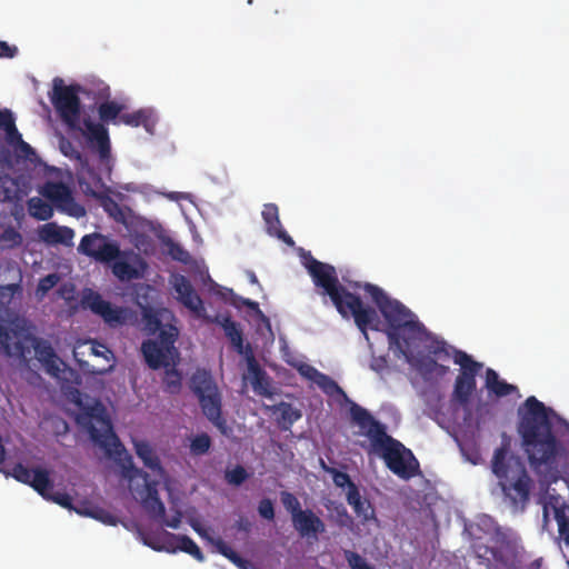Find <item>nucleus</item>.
<instances>
[{
  "label": "nucleus",
  "mask_w": 569,
  "mask_h": 569,
  "mask_svg": "<svg viewBox=\"0 0 569 569\" xmlns=\"http://www.w3.org/2000/svg\"><path fill=\"white\" fill-rule=\"evenodd\" d=\"M261 214L266 223V230L270 236L277 237L288 244H293L292 238L282 228L277 204L266 203Z\"/></svg>",
  "instance_id": "nucleus-23"
},
{
  "label": "nucleus",
  "mask_w": 569,
  "mask_h": 569,
  "mask_svg": "<svg viewBox=\"0 0 569 569\" xmlns=\"http://www.w3.org/2000/svg\"><path fill=\"white\" fill-rule=\"evenodd\" d=\"M258 512L261 518L266 520H273L274 519V508L273 503L269 498H263L260 500L258 505Z\"/></svg>",
  "instance_id": "nucleus-52"
},
{
  "label": "nucleus",
  "mask_w": 569,
  "mask_h": 569,
  "mask_svg": "<svg viewBox=\"0 0 569 569\" xmlns=\"http://www.w3.org/2000/svg\"><path fill=\"white\" fill-rule=\"evenodd\" d=\"M453 361L461 367L455 381L453 397L459 403L466 405L476 390V377L482 368V363L477 362L461 350H453Z\"/></svg>",
  "instance_id": "nucleus-12"
},
{
  "label": "nucleus",
  "mask_w": 569,
  "mask_h": 569,
  "mask_svg": "<svg viewBox=\"0 0 569 569\" xmlns=\"http://www.w3.org/2000/svg\"><path fill=\"white\" fill-rule=\"evenodd\" d=\"M216 321L222 327L226 337L230 340L238 353L244 355L242 331L239 325L229 316L217 317Z\"/></svg>",
  "instance_id": "nucleus-29"
},
{
  "label": "nucleus",
  "mask_w": 569,
  "mask_h": 569,
  "mask_svg": "<svg viewBox=\"0 0 569 569\" xmlns=\"http://www.w3.org/2000/svg\"><path fill=\"white\" fill-rule=\"evenodd\" d=\"M244 358L247 361V373L244 375L246 379H249L251 381H258L259 379L263 378V376L267 375V372L261 368L259 362L257 361L251 347L248 345L246 347Z\"/></svg>",
  "instance_id": "nucleus-33"
},
{
  "label": "nucleus",
  "mask_w": 569,
  "mask_h": 569,
  "mask_svg": "<svg viewBox=\"0 0 569 569\" xmlns=\"http://www.w3.org/2000/svg\"><path fill=\"white\" fill-rule=\"evenodd\" d=\"M73 237V229L66 226L60 227L54 222L46 223L39 229V238L47 244L71 246Z\"/></svg>",
  "instance_id": "nucleus-22"
},
{
  "label": "nucleus",
  "mask_w": 569,
  "mask_h": 569,
  "mask_svg": "<svg viewBox=\"0 0 569 569\" xmlns=\"http://www.w3.org/2000/svg\"><path fill=\"white\" fill-rule=\"evenodd\" d=\"M381 315L389 325L387 332L390 349L403 357L410 365L415 363L413 351L426 338V328L415 313L396 299H391L380 287L371 283L365 286Z\"/></svg>",
  "instance_id": "nucleus-3"
},
{
  "label": "nucleus",
  "mask_w": 569,
  "mask_h": 569,
  "mask_svg": "<svg viewBox=\"0 0 569 569\" xmlns=\"http://www.w3.org/2000/svg\"><path fill=\"white\" fill-rule=\"evenodd\" d=\"M19 50L18 47L14 44H9L6 41L0 40V59L7 58L12 59L18 54Z\"/></svg>",
  "instance_id": "nucleus-55"
},
{
  "label": "nucleus",
  "mask_w": 569,
  "mask_h": 569,
  "mask_svg": "<svg viewBox=\"0 0 569 569\" xmlns=\"http://www.w3.org/2000/svg\"><path fill=\"white\" fill-rule=\"evenodd\" d=\"M306 268L315 284L323 290L343 318L352 317L358 329L369 341L368 329L378 330L379 317L377 311L363 305L361 298L348 291L337 277L335 267L318 261L312 256L306 261Z\"/></svg>",
  "instance_id": "nucleus-4"
},
{
  "label": "nucleus",
  "mask_w": 569,
  "mask_h": 569,
  "mask_svg": "<svg viewBox=\"0 0 569 569\" xmlns=\"http://www.w3.org/2000/svg\"><path fill=\"white\" fill-rule=\"evenodd\" d=\"M29 214L37 220L47 221L53 216L52 204L39 197H32L28 200Z\"/></svg>",
  "instance_id": "nucleus-31"
},
{
  "label": "nucleus",
  "mask_w": 569,
  "mask_h": 569,
  "mask_svg": "<svg viewBox=\"0 0 569 569\" xmlns=\"http://www.w3.org/2000/svg\"><path fill=\"white\" fill-rule=\"evenodd\" d=\"M244 358L247 361V373L244 375L246 379H249L251 381H258L259 379L263 378V376L267 375V372L261 368L259 362L257 361L251 347L248 345L246 347Z\"/></svg>",
  "instance_id": "nucleus-34"
},
{
  "label": "nucleus",
  "mask_w": 569,
  "mask_h": 569,
  "mask_svg": "<svg viewBox=\"0 0 569 569\" xmlns=\"http://www.w3.org/2000/svg\"><path fill=\"white\" fill-rule=\"evenodd\" d=\"M249 478L247 470L238 465L231 470H226L224 479L229 485L241 486Z\"/></svg>",
  "instance_id": "nucleus-44"
},
{
  "label": "nucleus",
  "mask_w": 569,
  "mask_h": 569,
  "mask_svg": "<svg viewBox=\"0 0 569 569\" xmlns=\"http://www.w3.org/2000/svg\"><path fill=\"white\" fill-rule=\"evenodd\" d=\"M11 332L0 323V346L6 356H16L28 363V356L32 347L39 362L42 363L46 372L51 377L58 378L60 368V358L57 356L50 341L32 335H23L17 341L11 343Z\"/></svg>",
  "instance_id": "nucleus-8"
},
{
  "label": "nucleus",
  "mask_w": 569,
  "mask_h": 569,
  "mask_svg": "<svg viewBox=\"0 0 569 569\" xmlns=\"http://www.w3.org/2000/svg\"><path fill=\"white\" fill-rule=\"evenodd\" d=\"M112 263V272L120 280H132L139 277V273L134 267L124 260L116 259Z\"/></svg>",
  "instance_id": "nucleus-37"
},
{
  "label": "nucleus",
  "mask_w": 569,
  "mask_h": 569,
  "mask_svg": "<svg viewBox=\"0 0 569 569\" xmlns=\"http://www.w3.org/2000/svg\"><path fill=\"white\" fill-rule=\"evenodd\" d=\"M171 284L176 291L177 299L190 311L197 316H201L204 312L203 301L200 296L196 292L193 286L187 277L182 274H173L171 278Z\"/></svg>",
  "instance_id": "nucleus-19"
},
{
  "label": "nucleus",
  "mask_w": 569,
  "mask_h": 569,
  "mask_svg": "<svg viewBox=\"0 0 569 569\" xmlns=\"http://www.w3.org/2000/svg\"><path fill=\"white\" fill-rule=\"evenodd\" d=\"M92 350V353L94 356H98V357H103L106 358L107 360H109V357L108 355H110L112 357V352L103 345H99L98 347H92L91 348Z\"/></svg>",
  "instance_id": "nucleus-59"
},
{
  "label": "nucleus",
  "mask_w": 569,
  "mask_h": 569,
  "mask_svg": "<svg viewBox=\"0 0 569 569\" xmlns=\"http://www.w3.org/2000/svg\"><path fill=\"white\" fill-rule=\"evenodd\" d=\"M163 385L164 390L169 393H178L181 389V375L176 368L164 367Z\"/></svg>",
  "instance_id": "nucleus-38"
},
{
  "label": "nucleus",
  "mask_w": 569,
  "mask_h": 569,
  "mask_svg": "<svg viewBox=\"0 0 569 569\" xmlns=\"http://www.w3.org/2000/svg\"><path fill=\"white\" fill-rule=\"evenodd\" d=\"M126 109V104L107 100L102 101L98 107V116L101 121V123H113L119 124L120 123V116L123 113V110Z\"/></svg>",
  "instance_id": "nucleus-30"
},
{
  "label": "nucleus",
  "mask_w": 569,
  "mask_h": 569,
  "mask_svg": "<svg viewBox=\"0 0 569 569\" xmlns=\"http://www.w3.org/2000/svg\"><path fill=\"white\" fill-rule=\"evenodd\" d=\"M40 193L60 212L74 218L86 214L84 208L76 201L71 189L63 182L47 181L41 187Z\"/></svg>",
  "instance_id": "nucleus-14"
},
{
  "label": "nucleus",
  "mask_w": 569,
  "mask_h": 569,
  "mask_svg": "<svg viewBox=\"0 0 569 569\" xmlns=\"http://www.w3.org/2000/svg\"><path fill=\"white\" fill-rule=\"evenodd\" d=\"M81 303L83 308H88L101 317L111 328L123 326L131 318L129 308L112 306L109 301L102 299L100 293L92 290L82 296Z\"/></svg>",
  "instance_id": "nucleus-13"
},
{
  "label": "nucleus",
  "mask_w": 569,
  "mask_h": 569,
  "mask_svg": "<svg viewBox=\"0 0 569 569\" xmlns=\"http://www.w3.org/2000/svg\"><path fill=\"white\" fill-rule=\"evenodd\" d=\"M249 527H250V523H249V522H246V523H243L242 521H241V522H239V529H240V530H248V529H249Z\"/></svg>",
  "instance_id": "nucleus-62"
},
{
  "label": "nucleus",
  "mask_w": 569,
  "mask_h": 569,
  "mask_svg": "<svg viewBox=\"0 0 569 569\" xmlns=\"http://www.w3.org/2000/svg\"><path fill=\"white\" fill-rule=\"evenodd\" d=\"M266 409L272 413H280L277 422L279 428L283 431L290 430L292 425L302 417V413L299 409L284 401L273 406H266Z\"/></svg>",
  "instance_id": "nucleus-25"
},
{
  "label": "nucleus",
  "mask_w": 569,
  "mask_h": 569,
  "mask_svg": "<svg viewBox=\"0 0 569 569\" xmlns=\"http://www.w3.org/2000/svg\"><path fill=\"white\" fill-rule=\"evenodd\" d=\"M59 281V277L56 273H50L40 279L38 290L46 293L52 289Z\"/></svg>",
  "instance_id": "nucleus-54"
},
{
  "label": "nucleus",
  "mask_w": 569,
  "mask_h": 569,
  "mask_svg": "<svg viewBox=\"0 0 569 569\" xmlns=\"http://www.w3.org/2000/svg\"><path fill=\"white\" fill-rule=\"evenodd\" d=\"M280 499L284 509L290 513L291 520L293 519V515H298L299 512L303 511L301 509L300 501L293 493L289 491H282L280 493Z\"/></svg>",
  "instance_id": "nucleus-43"
},
{
  "label": "nucleus",
  "mask_w": 569,
  "mask_h": 569,
  "mask_svg": "<svg viewBox=\"0 0 569 569\" xmlns=\"http://www.w3.org/2000/svg\"><path fill=\"white\" fill-rule=\"evenodd\" d=\"M298 371L303 378L315 382L325 395L335 399L339 406H349L350 418L352 419V407L358 403L352 401L331 377L308 363L300 365Z\"/></svg>",
  "instance_id": "nucleus-15"
},
{
  "label": "nucleus",
  "mask_w": 569,
  "mask_h": 569,
  "mask_svg": "<svg viewBox=\"0 0 569 569\" xmlns=\"http://www.w3.org/2000/svg\"><path fill=\"white\" fill-rule=\"evenodd\" d=\"M0 128L7 132L8 137L17 134V137L21 139V134L14 123L13 114L9 109L0 110Z\"/></svg>",
  "instance_id": "nucleus-41"
},
{
  "label": "nucleus",
  "mask_w": 569,
  "mask_h": 569,
  "mask_svg": "<svg viewBox=\"0 0 569 569\" xmlns=\"http://www.w3.org/2000/svg\"><path fill=\"white\" fill-rule=\"evenodd\" d=\"M4 162L0 158V201L13 202L22 200L31 189L30 181L24 176L16 178L3 172Z\"/></svg>",
  "instance_id": "nucleus-17"
},
{
  "label": "nucleus",
  "mask_w": 569,
  "mask_h": 569,
  "mask_svg": "<svg viewBox=\"0 0 569 569\" xmlns=\"http://www.w3.org/2000/svg\"><path fill=\"white\" fill-rule=\"evenodd\" d=\"M83 127L79 130L88 141L94 142L101 157H107L110 152V140L108 129L101 122H93L90 119L83 120Z\"/></svg>",
  "instance_id": "nucleus-21"
},
{
  "label": "nucleus",
  "mask_w": 569,
  "mask_h": 569,
  "mask_svg": "<svg viewBox=\"0 0 569 569\" xmlns=\"http://www.w3.org/2000/svg\"><path fill=\"white\" fill-rule=\"evenodd\" d=\"M371 442L375 451L380 452L386 466L396 476L411 479L419 475V461L412 451L387 433V428L360 405L352 407V420Z\"/></svg>",
  "instance_id": "nucleus-5"
},
{
  "label": "nucleus",
  "mask_w": 569,
  "mask_h": 569,
  "mask_svg": "<svg viewBox=\"0 0 569 569\" xmlns=\"http://www.w3.org/2000/svg\"><path fill=\"white\" fill-rule=\"evenodd\" d=\"M541 565H542V559L539 558V559H536L533 560L528 567L527 569H541Z\"/></svg>",
  "instance_id": "nucleus-61"
},
{
  "label": "nucleus",
  "mask_w": 569,
  "mask_h": 569,
  "mask_svg": "<svg viewBox=\"0 0 569 569\" xmlns=\"http://www.w3.org/2000/svg\"><path fill=\"white\" fill-rule=\"evenodd\" d=\"M431 352L439 359H446L450 357L449 347L446 345V342L437 343Z\"/></svg>",
  "instance_id": "nucleus-57"
},
{
  "label": "nucleus",
  "mask_w": 569,
  "mask_h": 569,
  "mask_svg": "<svg viewBox=\"0 0 569 569\" xmlns=\"http://www.w3.org/2000/svg\"><path fill=\"white\" fill-rule=\"evenodd\" d=\"M77 251L103 264H110L121 257L119 243L100 232L84 234L78 244Z\"/></svg>",
  "instance_id": "nucleus-11"
},
{
  "label": "nucleus",
  "mask_w": 569,
  "mask_h": 569,
  "mask_svg": "<svg viewBox=\"0 0 569 569\" xmlns=\"http://www.w3.org/2000/svg\"><path fill=\"white\" fill-rule=\"evenodd\" d=\"M553 515L558 523L559 538L569 548V509L566 506L553 507Z\"/></svg>",
  "instance_id": "nucleus-32"
},
{
  "label": "nucleus",
  "mask_w": 569,
  "mask_h": 569,
  "mask_svg": "<svg viewBox=\"0 0 569 569\" xmlns=\"http://www.w3.org/2000/svg\"><path fill=\"white\" fill-rule=\"evenodd\" d=\"M227 296H230V303L237 308L241 307V306H246L248 307L250 310L257 312L258 315H260L263 320L269 325V319L266 318V316L262 313V311L260 310L259 308V303L256 302V301H252L250 299H247V298H242V297H239L237 296L232 289H226V295H223V298L227 299Z\"/></svg>",
  "instance_id": "nucleus-39"
},
{
  "label": "nucleus",
  "mask_w": 569,
  "mask_h": 569,
  "mask_svg": "<svg viewBox=\"0 0 569 569\" xmlns=\"http://www.w3.org/2000/svg\"><path fill=\"white\" fill-rule=\"evenodd\" d=\"M192 528L196 532H198L202 538H207L217 549V551L226 557L229 561H231L239 569H247L249 562L243 559L237 551H234L227 542H224L221 538H209L207 536V531L201 528L199 525H192Z\"/></svg>",
  "instance_id": "nucleus-24"
},
{
  "label": "nucleus",
  "mask_w": 569,
  "mask_h": 569,
  "mask_svg": "<svg viewBox=\"0 0 569 569\" xmlns=\"http://www.w3.org/2000/svg\"><path fill=\"white\" fill-rule=\"evenodd\" d=\"M438 366L437 361L433 359H428L426 362L421 363L420 369L426 372H431Z\"/></svg>",
  "instance_id": "nucleus-60"
},
{
  "label": "nucleus",
  "mask_w": 569,
  "mask_h": 569,
  "mask_svg": "<svg viewBox=\"0 0 569 569\" xmlns=\"http://www.w3.org/2000/svg\"><path fill=\"white\" fill-rule=\"evenodd\" d=\"M91 91L86 90L80 84L66 86L61 78H54L51 102L69 130H81V100L79 93L89 94Z\"/></svg>",
  "instance_id": "nucleus-10"
},
{
  "label": "nucleus",
  "mask_w": 569,
  "mask_h": 569,
  "mask_svg": "<svg viewBox=\"0 0 569 569\" xmlns=\"http://www.w3.org/2000/svg\"><path fill=\"white\" fill-rule=\"evenodd\" d=\"M23 241L22 234L16 230L13 227L6 228L0 233V249L1 250H11L19 246H21Z\"/></svg>",
  "instance_id": "nucleus-36"
},
{
  "label": "nucleus",
  "mask_w": 569,
  "mask_h": 569,
  "mask_svg": "<svg viewBox=\"0 0 569 569\" xmlns=\"http://www.w3.org/2000/svg\"><path fill=\"white\" fill-rule=\"evenodd\" d=\"M211 447V438L202 432L197 435L190 443V451L196 456L204 455L209 451Z\"/></svg>",
  "instance_id": "nucleus-40"
},
{
  "label": "nucleus",
  "mask_w": 569,
  "mask_h": 569,
  "mask_svg": "<svg viewBox=\"0 0 569 569\" xmlns=\"http://www.w3.org/2000/svg\"><path fill=\"white\" fill-rule=\"evenodd\" d=\"M345 558L350 567V569H376L373 566L369 565L365 558H362L358 552L351 550H345Z\"/></svg>",
  "instance_id": "nucleus-47"
},
{
  "label": "nucleus",
  "mask_w": 569,
  "mask_h": 569,
  "mask_svg": "<svg viewBox=\"0 0 569 569\" xmlns=\"http://www.w3.org/2000/svg\"><path fill=\"white\" fill-rule=\"evenodd\" d=\"M74 510L80 515L90 516V517L98 519L107 525L116 523L114 517L101 508H93V509H86V510L74 509Z\"/></svg>",
  "instance_id": "nucleus-48"
},
{
  "label": "nucleus",
  "mask_w": 569,
  "mask_h": 569,
  "mask_svg": "<svg viewBox=\"0 0 569 569\" xmlns=\"http://www.w3.org/2000/svg\"><path fill=\"white\" fill-rule=\"evenodd\" d=\"M507 449H496L492 459V471L499 479V485L510 505L515 509H523L529 501L531 479L520 462L507 463Z\"/></svg>",
  "instance_id": "nucleus-7"
},
{
  "label": "nucleus",
  "mask_w": 569,
  "mask_h": 569,
  "mask_svg": "<svg viewBox=\"0 0 569 569\" xmlns=\"http://www.w3.org/2000/svg\"><path fill=\"white\" fill-rule=\"evenodd\" d=\"M518 431L529 463L533 468L552 466L565 452V447L553 432L549 419L550 408L531 396L525 401Z\"/></svg>",
  "instance_id": "nucleus-2"
},
{
  "label": "nucleus",
  "mask_w": 569,
  "mask_h": 569,
  "mask_svg": "<svg viewBox=\"0 0 569 569\" xmlns=\"http://www.w3.org/2000/svg\"><path fill=\"white\" fill-rule=\"evenodd\" d=\"M161 547H154L156 550H164L169 553H176L177 551L186 552L192 556L197 561H204V556L199 546L186 535H176L169 531L161 533Z\"/></svg>",
  "instance_id": "nucleus-18"
},
{
  "label": "nucleus",
  "mask_w": 569,
  "mask_h": 569,
  "mask_svg": "<svg viewBox=\"0 0 569 569\" xmlns=\"http://www.w3.org/2000/svg\"><path fill=\"white\" fill-rule=\"evenodd\" d=\"M355 513L362 519L363 522L375 519V509L371 502L367 499L359 502V507H352Z\"/></svg>",
  "instance_id": "nucleus-49"
},
{
  "label": "nucleus",
  "mask_w": 569,
  "mask_h": 569,
  "mask_svg": "<svg viewBox=\"0 0 569 569\" xmlns=\"http://www.w3.org/2000/svg\"><path fill=\"white\" fill-rule=\"evenodd\" d=\"M143 330L147 335L153 336L157 332V339H147L141 345V352L149 368L158 370L168 366V356L176 351L174 343L179 336L178 328L172 323L163 325L159 312L150 306L141 308Z\"/></svg>",
  "instance_id": "nucleus-6"
},
{
  "label": "nucleus",
  "mask_w": 569,
  "mask_h": 569,
  "mask_svg": "<svg viewBox=\"0 0 569 569\" xmlns=\"http://www.w3.org/2000/svg\"><path fill=\"white\" fill-rule=\"evenodd\" d=\"M189 387L197 397L204 417L222 436L230 437L232 428L222 416V396L211 372L197 369L190 378Z\"/></svg>",
  "instance_id": "nucleus-9"
},
{
  "label": "nucleus",
  "mask_w": 569,
  "mask_h": 569,
  "mask_svg": "<svg viewBox=\"0 0 569 569\" xmlns=\"http://www.w3.org/2000/svg\"><path fill=\"white\" fill-rule=\"evenodd\" d=\"M8 476L32 487L40 496H46L47 489L52 488L49 471L42 468L29 469L19 462L8 472Z\"/></svg>",
  "instance_id": "nucleus-16"
},
{
  "label": "nucleus",
  "mask_w": 569,
  "mask_h": 569,
  "mask_svg": "<svg viewBox=\"0 0 569 569\" xmlns=\"http://www.w3.org/2000/svg\"><path fill=\"white\" fill-rule=\"evenodd\" d=\"M322 466L325 468L326 471H328L329 473H331L332 476V480L335 482V485L337 487H340V488H343L346 486H348V488H350V483H353L349 477L348 473L343 472V471H340L336 468H327L325 466V462L322 461Z\"/></svg>",
  "instance_id": "nucleus-51"
},
{
  "label": "nucleus",
  "mask_w": 569,
  "mask_h": 569,
  "mask_svg": "<svg viewBox=\"0 0 569 569\" xmlns=\"http://www.w3.org/2000/svg\"><path fill=\"white\" fill-rule=\"evenodd\" d=\"M133 445L136 453L142 460L143 465L162 478L164 476V469L162 468L160 459L154 453L152 447L143 440L134 441Z\"/></svg>",
  "instance_id": "nucleus-27"
},
{
  "label": "nucleus",
  "mask_w": 569,
  "mask_h": 569,
  "mask_svg": "<svg viewBox=\"0 0 569 569\" xmlns=\"http://www.w3.org/2000/svg\"><path fill=\"white\" fill-rule=\"evenodd\" d=\"M92 419L100 426L99 429L93 423L90 426L89 433L92 441L103 449L108 458L121 467L124 478L130 481L142 478L143 486L137 490V493L148 515L153 519H160L169 528L178 529L181 523V512L177 511L174 516L166 517V507L158 493V481L150 480L146 471L133 465L132 457L113 431L110 419L102 413L92 415Z\"/></svg>",
  "instance_id": "nucleus-1"
},
{
  "label": "nucleus",
  "mask_w": 569,
  "mask_h": 569,
  "mask_svg": "<svg viewBox=\"0 0 569 569\" xmlns=\"http://www.w3.org/2000/svg\"><path fill=\"white\" fill-rule=\"evenodd\" d=\"M149 121L150 114L147 110L140 109L132 113H122L120 116V123L130 127H139L143 126L147 130H149Z\"/></svg>",
  "instance_id": "nucleus-35"
},
{
  "label": "nucleus",
  "mask_w": 569,
  "mask_h": 569,
  "mask_svg": "<svg viewBox=\"0 0 569 569\" xmlns=\"http://www.w3.org/2000/svg\"><path fill=\"white\" fill-rule=\"evenodd\" d=\"M20 143H21V148H22L23 150H30V149H31V147H30L27 142H24L23 140H21V142H20Z\"/></svg>",
  "instance_id": "nucleus-64"
},
{
  "label": "nucleus",
  "mask_w": 569,
  "mask_h": 569,
  "mask_svg": "<svg viewBox=\"0 0 569 569\" xmlns=\"http://www.w3.org/2000/svg\"><path fill=\"white\" fill-rule=\"evenodd\" d=\"M51 489H47L46 496H42L46 500L52 501L66 509H74L72 506V497L62 491H52Z\"/></svg>",
  "instance_id": "nucleus-42"
},
{
  "label": "nucleus",
  "mask_w": 569,
  "mask_h": 569,
  "mask_svg": "<svg viewBox=\"0 0 569 569\" xmlns=\"http://www.w3.org/2000/svg\"><path fill=\"white\" fill-rule=\"evenodd\" d=\"M331 505H332L331 508L329 506H327V507L335 513L337 525L340 527L351 526L352 518L348 513V510L346 509V507L342 503H336V502H331Z\"/></svg>",
  "instance_id": "nucleus-45"
},
{
  "label": "nucleus",
  "mask_w": 569,
  "mask_h": 569,
  "mask_svg": "<svg viewBox=\"0 0 569 569\" xmlns=\"http://www.w3.org/2000/svg\"><path fill=\"white\" fill-rule=\"evenodd\" d=\"M473 550L477 558H479L488 569H493L498 568L499 566L507 565V559L500 549L477 541L473 543Z\"/></svg>",
  "instance_id": "nucleus-26"
},
{
  "label": "nucleus",
  "mask_w": 569,
  "mask_h": 569,
  "mask_svg": "<svg viewBox=\"0 0 569 569\" xmlns=\"http://www.w3.org/2000/svg\"><path fill=\"white\" fill-rule=\"evenodd\" d=\"M169 254L172 257V259L180 262H187L189 259L188 251H186L179 243L176 242H171L169 244Z\"/></svg>",
  "instance_id": "nucleus-53"
},
{
  "label": "nucleus",
  "mask_w": 569,
  "mask_h": 569,
  "mask_svg": "<svg viewBox=\"0 0 569 569\" xmlns=\"http://www.w3.org/2000/svg\"><path fill=\"white\" fill-rule=\"evenodd\" d=\"M361 500H363V499L361 498L358 487L355 483H350V488H348V492H347L348 503L351 507H355V506L359 507V502Z\"/></svg>",
  "instance_id": "nucleus-56"
},
{
  "label": "nucleus",
  "mask_w": 569,
  "mask_h": 569,
  "mask_svg": "<svg viewBox=\"0 0 569 569\" xmlns=\"http://www.w3.org/2000/svg\"><path fill=\"white\" fill-rule=\"evenodd\" d=\"M486 388L489 392L499 398L512 393H517L520 397L518 387L501 380L497 371L491 368L486 370Z\"/></svg>",
  "instance_id": "nucleus-28"
},
{
  "label": "nucleus",
  "mask_w": 569,
  "mask_h": 569,
  "mask_svg": "<svg viewBox=\"0 0 569 569\" xmlns=\"http://www.w3.org/2000/svg\"><path fill=\"white\" fill-rule=\"evenodd\" d=\"M295 529L302 538H318V535L326 531L325 522L311 510L305 509L293 515L291 520Z\"/></svg>",
  "instance_id": "nucleus-20"
},
{
  "label": "nucleus",
  "mask_w": 569,
  "mask_h": 569,
  "mask_svg": "<svg viewBox=\"0 0 569 569\" xmlns=\"http://www.w3.org/2000/svg\"><path fill=\"white\" fill-rule=\"evenodd\" d=\"M251 387L253 391L259 396L266 398H271L273 396L268 375L263 376V378L259 379L258 381H251Z\"/></svg>",
  "instance_id": "nucleus-50"
},
{
  "label": "nucleus",
  "mask_w": 569,
  "mask_h": 569,
  "mask_svg": "<svg viewBox=\"0 0 569 569\" xmlns=\"http://www.w3.org/2000/svg\"><path fill=\"white\" fill-rule=\"evenodd\" d=\"M83 88L91 91L88 96H93L96 100L107 101L111 97L110 87L103 81H98L97 83H92L91 87Z\"/></svg>",
  "instance_id": "nucleus-46"
},
{
  "label": "nucleus",
  "mask_w": 569,
  "mask_h": 569,
  "mask_svg": "<svg viewBox=\"0 0 569 569\" xmlns=\"http://www.w3.org/2000/svg\"><path fill=\"white\" fill-rule=\"evenodd\" d=\"M548 517H549V513H548V506H547V505H545V506H543V520H545V522H547V521H548Z\"/></svg>",
  "instance_id": "nucleus-63"
},
{
  "label": "nucleus",
  "mask_w": 569,
  "mask_h": 569,
  "mask_svg": "<svg viewBox=\"0 0 569 569\" xmlns=\"http://www.w3.org/2000/svg\"><path fill=\"white\" fill-rule=\"evenodd\" d=\"M370 367H371L372 370H375L377 372L382 371L383 369L387 368V359H386V357H383V356L373 357Z\"/></svg>",
  "instance_id": "nucleus-58"
}]
</instances>
